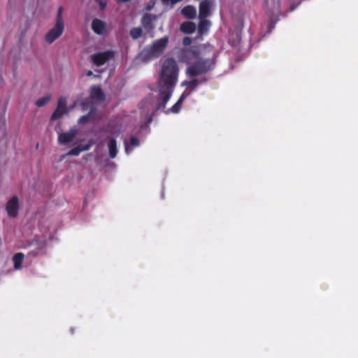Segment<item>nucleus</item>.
<instances>
[{
	"label": "nucleus",
	"mask_w": 358,
	"mask_h": 358,
	"mask_svg": "<svg viewBox=\"0 0 358 358\" xmlns=\"http://www.w3.org/2000/svg\"><path fill=\"white\" fill-rule=\"evenodd\" d=\"M191 41H191V38H189V37H185V38H184L182 43H183V44H184L185 45H190Z\"/></svg>",
	"instance_id": "obj_26"
},
{
	"label": "nucleus",
	"mask_w": 358,
	"mask_h": 358,
	"mask_svg": "<svg viewBox=\"0 0 358 358\" xmlns=\"http://www.w3.org/2000/svg\"><path fill=\"white\" fill-rule=\"evenodd\" d=\"M180 1L181 0H169V4L173 6Z\"/></svg>",
	"instance_id": "obj_27"
},
{
	"label": "nucleus",
	"mask_w": 358,
	"mask_h": 358,
	"mask_svg": "<svg viewBox=\"0 0 358 358\" xmlns=\"http://www.w3.org/2000/svg\"><path fill=\"white\" fill-rule=\"evenodd\" d=\"M213 2L210 0H204L200 3L199 19L206 18L211 14Z\"/></svg>",
	"instance_id": "obj_9"
},
{
	"label": "nucleus",
	"mask_w": 358,
	"mask_h": 358,
	"mask_svg": "<svg viewBox=\"0 0 358 358\" xmlns=\"http://www.w3.org/2000/svg\"><path fill=\"white\" fill-rule=\"evenodd\" d=\"M180 60L187 64L188 78L197 77L211 70L215 65V52L212 48H192L182 51Z\"/></svg>",
	"instance_id": "obj_1"
},
{
	"label": "nucleus",
	"mask_w": 358,
	"mask_h": 358,
	"mask_svg": "<svg viewBox=\"0 0 358 358\" xmlns=\"http://www.w3.org/2000/svg\"><path fill=\"white\" fill-rule=\"evenodd\" d=\"M66 98H60L58 102L57 107L53 114L52 115V120H57L62 117L63 115L69 113V109L66 107Z\"/></svg>",
	"instance_id": "obj_8"
},
{
	"label": "nucleus",
	"mask_w": 358,
	"mask_h": 358,
	"mask_svg": "<svg viewBox=\"0 0 358 358\" xmlns=\"http://www.w3.org/2000/svg\"><path fill=\"white\" fill-rule=\"evenodd\" d=\"M196 26L192 22H184L180 26V29L185 34H192L195 31Z\"/></svg>",
	"instance_id": "obj_17"
},
{
	"label": "nucleus",
	"mask_w": 358,
	"mask_h": 358,
	"mask_svg": "<svg viewBox=\"0 0 358 358\" xmlns=\"http://www.w3.org/2000/svg\"><path fill=\"white\" fill-rule=\"evenodd\" d=\"M92 29L93 31L98 35H105L108 31L106 23L99 19L92 20Z\"/></svg>",
	"instance_id": "obj_10"
},
{
	"label": "nucleus",
	"mask_w": 358,
	"mask_h": 358,
	"mask_svg": "<svg viewBox=\"0 0 358 358\" xmlns=\"http://www.w3.org/2000/svg\"><path fill=\"white\" fill-rule=\"evenodd\" d=\"M51 99V96L49 94L45 95V96L39 99L36 101V105L38 107H42L46 105Z\"/></svg>",
	"instance_id": "obj_22"
},
{
	"label": "nucleus",
	"mask_w": 358,
	"mask_h": 358,
	"mask_svg": "<svg viewBox=\"0 0 358 358\" xmlns=\"http://www.w3.org/2000/svg\"><path fill=\"white\" fill-rule=\"evenodd\" d=\"M64 31V26L55 24L54 27L51 28L44 36L45 43L52 44L62 35Z\"/></svg>",
	"instance_id": "obj_7"
},
{
	"label": "nucleus",
	"mask_w": 358,
	"mask_h": 358,
	"mask_svg": "<svg viewBox=\"0 0 358 358\" xmlns=\"http://www.w3.org/2000/svg\"><path fill=\"white\" fill-rule=\"evenodd\" d=\"M157 16L151 14L145 15L141 20L142 25L145 29L149 31L154 29L153 22L156 20Z\"/></svg>",
	"instance_id": "obj_12"
},
{
	"label": "nucleus",
	"mask_w": 358,
	"mask_h": 358,
	"mask_svg": "<svg viewBox=\"0 0 358 358\" xmlns=\"http://www.w3.org/2000/svg\"><path fill=\"white\" fill-rule=\"evenodd\" d=\"M20 208V199L16 196L10 198L5 204V210L8 217L10 218H15L17 217Z\"/></svg>",
	"instance_id": "obj_5"
},
{
	"label": "nucleus",
	"mask_w": 358,
	"mask_h": 358,
	"mask_svg": "<svg viewBox=\"0 0 358 358\" xmlns=\"http://www.w3.org/2000/svg\"><path fill=\"white\" fill-rule=\"evenodd\" d=\"M90 115H91V112L87 115L82 116L79 119V123H85L86 122H87L88 120L90 118Z\"/></svg>",
	"instance_id": "obj_25"
},
{
	"label": "nucleus",
	"mask_w": 358,
	"mask_h": 358,
	"mask_svg": "<svg viewBox=\"0 0 358 358\" xmlns=\"http://www.w3.org/2000/svg\"><path fill=\"white\" fill-rule=\"evenodd\" d=\"M76 134L77 130L72 129L67 132L59 134L58 141L60 144H67L73 141Z\"/></svg>",
	"instance_id": "obj_11"
},
{
	"label": "nucleus",
	"mask_w": 358,
	"mask_h": 358,
	"mask_svg": "<svg viewBox=\"0 0 358 358\" xmlns=\"http://www.w3.org/2000/svg\"><path fill=\"white\" fill-rule=\"evenodd\" d=\"M55 24L64 26V21L63 19V8L62 7H59L57 10Z\"/></svg>",
	"instance_id": "obj_21"
},
{
	"label": "nucleus",
	"mask_w": 358,
	"mask_h": 358,
	"mask_svg": "<svg viewBox=\"0 0 358 358\" xmlns=\"http://www.w3.org/2000/svg\"><path fill=\"white\" fill-rule=\"evenodd\" d=\"M179 67L176 60L168 58L162 63L158 80L157 108L163 109L172 96L178 83Z\"/></svg>",
	"instance_id": "obj_2"
},
{
	"label": "nucleus",
	"mask_w": 358,
	"mask_h": 358,
	"mask_svg": "<svg viewBox=\"0 0 358 358\" xmlns=\"http://www.w3.org/2000/svg\"><path fill=\"white\" fill-rule=\"evenodd\" d=\"M91 144H87V145H81L79 146H77L72 150H71L66 155L69 156H78L82 151H86L88 150L91 148Z\"/></svg>",
	"instance_id": "obj_16"
},
{
	"label": "nucleus",
	"mask_w": 358,
	"mask_h": 358,
	"mask_svg": "<svg viewBox=\"0 0 358 358\" xmlns=\"http://www.w3.org/2000/svg\"><path fill=\"white\" fill-rule=\"evenodd\" d=\"M163 2L166 4V5H169V0H162Z\"/></svg>",
	"instance_id": "obj_30"
},
{
	"label": "nucleus",
	"mask_w": 358,
	"mask_h": 358,
	"mask_svg": "<svg viewBox=\"0 0 358 358\" xmlns=\"http://www.w3.org/2000/svg\"><path fill=\"white\" fill-rule=\"evenodd\" d=\"M24 258V254L19 252L15 254L13 257V267L15 270H20L22 268Z\"/></svg>",
	"instance_id": "obj_15"
},
{
	"label": "nucleus",
	"mask_w": 358,
	"mask_h": 358,
	"mask_svg": "<svg viewBox=\"0 0 358 358\" xmlns=\"http://www.w3.org/2000/svg\"><path fill=\"white\" fill-rule=\"evenodd\" d=\"M140 145L139 141L135 137H132L130 139V143H128L127 141L124 142L125 152L129 155L134 147H138Z\"/></svg>",
	"instance_id": "obj_19"
},
{
	"label": "nucleus",
	"mask_w": 358,
	"mask_h": 358,
	"mask_svg": "<svg viewBox=\"0 0 358 358\" xmlns=\"http://www.w3.org/2000/svg\"><path fill=\"white\" fill-rule=\"evenodd\" d=\"M142 29L140 27L133 28L130 31V35L133 39H137L141 36Z\"/></svg>",
	"instance_id": "obj_23"
},
{
	"label": "nucleus",
	"mask_w": 358,
	"mask_h": 358,
	"mask_svg": "<svg viewBox=\"0 0 358 358\" xmlns=\"http://www.w3.org/2000/svg\"><path fill=\"white\" fill-rule=\"evenodd\" d=\"M115 52L111 50L98 52L90 55V60L97 66L106 64L114 57Z\"/></svg>",
	"instance_id": "obj_6"
},
{
	"label": "nucleus",
	"mask_w": 358,
	"mask_h": 358,
	"mask_svg": "<svg viewBox=\"0 0 358 358\" xmlns=\"http://www.w3.org/2000/svg\"><path fill=\"white\" fill-rule=\"evenodd\" d=\"M86 75L87 76H92L93 75V72L92 71H88Z\"/></svg>",
	"instance_id": "obj_28"
},
{
	"label": "nucleus",
	"mask_w": 358,
	"mask_h": 358,
	"mask_svg": "<svg viewBox=\"0 0 358 358\" xmlns=\"http://www.w3.org/2000/svg\"><path fill=\"white\" fill-rule=\"evenodd\" d=\"M205 81V79H200L196 77L189 78L188 80L183 81L181 85L185 87V90L181 94L178 101L170 108V111L173 113H178L180 110L183 101L191 94L199 84L204 83Z\"/></svg>",
	"instance_id": "obj_4"
},
{
	"label": "nucleus",
	"mask_w": 358,
	"mask_h": 358,
	"mask_svg": "<svg viewBox=\"0 0 358 358\" xmlns=\"http://www.w3.org/2000/svg\"><path fill=\"white\" fill-rule=\"evenodd\" d=\"M151 5H149L147 8V10H150L151 8L154 6V3L152 1L150 2Z\"/></svg>",
	"instance_id": "obj_29"
},
{
	"label": "nucleus",
	"mask_w": 358,
	"mask_h": 358,
	"mask_svg": "<svg viewBox=\"0 0 358 358\" xmlns=\"http://www.w3.org/2000/svg\"><path fill=\"white\" fill-rule=\"evenodd\" d=\"M87 107L86 106L85 104H83V108H87Z\"/></svg>",
	"instance_id": "obj_31"
},
{
	"label": "nucleus",
	"mask_w": 358,
	"mask_h": 358,
	"mask_svg": "<svg viewBox=\"0 0 358 358\" xmlns=\"http://www.w3.org/2000/svg\"><path fill=\"white\" fill-rule=\"evenodd\" d=\"M4 119L2 115H0V135L4 133Z\"/></svg>",
	"instance_id": "obj_24"
},
{
	"label": "nucleus",
	"mask_w": 358,
	"mask_h": 358,
	"mask_svg": "<svg viewBox=\"0 0 358 358\" xmlns=\"http://www.w3.org/2000/svg\"><path fill=\"white\" fill-rule=\"evenodd\" d=\"M210 26V22L206 20V18L200 19V22L199 24V31L203 34L206 33Z\"/></svg>",
	"instance_id": "obj_20"
},
{
	"label": "nucleus",
	"mask_w": 358,
	"mask_h": 358,
	"mask_svg": "<svg viewBox=\"0 0 358 358\" xmlns=\"http://www.w3.org/2000/svg\"><path fill=\"white\" fill-rule=\"evenodd\" d=\"M103 99V94L101 90L98 87H92L90 90L91 103H94Z\"/></svg>",
	"instance_id": "obj_13"
},
{
	"label": "nucleus",
	"mask_w": 358,
	"mask_h": 358,
	"mask_svg": "<svg viewBox=\"0 0 358 358\" xmlns=\"http://www.w3.org/2000/svg\"><path fill=\"white\" fill-rule=\"evenodd\" d=\"M169 44V37L164 36L155 40L152 44L146 46L137 56L136 59L142 62L161 57L166 50Z\"/></svg>",
	"instance_id": "obj_3"
},
{
	"label": "nucleus",
	"mask_w": 358,
	"mask_h": 358,
	"mask_svg": "<svg viewBox=\"0 0 358 358\" xmlns=\"http://www.w3.org/2000/svg\"><path fill=\"white\" fill-rule=\"evenodd\" d=\"M182 14L187 18L194 19L196 15V8L192 6H187L182 10Z\"/></svg>",
	"instance_id": "obj_18"
},
{
	"label": "nucleus",
	"mask_w": 358,
	"mask_h": 358,
	"mask_svg": "<svg viewBox=\"0 0 358 358\" xmlns=\"http://www.w3.org/2000/svg\"><path fill=\"white\" fill-rule=\"evenodd\" d=\"M108 148L110 157L115 158L117 153V143L112 136L108 138Z\"/></svg>",
	"instance_id": "obj_14"
}]
</instances>
